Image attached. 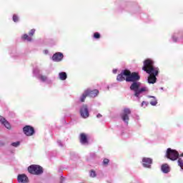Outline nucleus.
Instances as JSON below:
<instances>
[{
    "label": "nucleus",
    "mask_w": 183,
    "mask_h": 183,
    "mask_svg": "<svg viewBox=\"0 0 183 183\" xmlns=\"http://www.w3.org/2000/svg\"><path fill=\"white\" fill-rule=\"evenodd\" d=\"M139 79H141V76H139V73H132L131 71H129V74L128 77H126L127 82H133L130 86V89L131 91L134 92V97H139V95H141L142 92H147L148 91V88L147 87L139 88V86H141V83L138 81H139Z\"/></svg>",
    "instance_id": "nucleus-1"
},
{
    "label": "nucleus",
    "mask_w": 183,
    "mask_h": 183,
    "mask_svg": "<svg viewBox=\"0 0 183 183\" xmlns=\"http://www.w3.org/2000/svg\"><path fill=\"white\" fill-rule=\"evenodd\" d=\"M142 70L149 74L147 79L149 84H155L157 82V76L159 73V69L154 66V61L151 59L144 60Z\"/></svg>",
    "instance_id": "nucleus-2"
},
{
    "label": "nucleus",
    "mask_w": 183,
    "mask_h": 183,
    "mask_svg": "<svg viewBox=\"0 0 183 183\" xmlns=\"http://www.w3.org/2000/svg\"><path fill=\"white\" fill-rule=\"evenodd\" d=\"M166 157L169 159H171V161H177L178 158H181V154L179 155V153L175 149H172L171 148H168L166 153Z\"/></svg>",
    "instance_id": "nucleus-3"
},
{
    "label": "nucleus",
    "mask_w": 183,
    "mask_h": 183,
    "mask_svg": "<svg viewBox=\"0 0 183 183\" xmlns=\"http://www.w3.org/2000/svg\"><path fill=\"white\" fill-rule=\"evenodd\" d=\"M28 172L29 174H32V175H41L44 170L41 166L32 164L28 167Z\"/></svg>",
    "instance_id": "nucleus-4"
},
{
    "label": "nucleus",
    "mask_w": 183,
    "mask_h": 183,
    "mask_svg": "<svg viewBox=\"0 0 183 183\" xmlns=\"http://www.w3.org/2000/svg\"><path fill=\"white\" fill-rule=\"evenodd\" d=\"M131 114V109L129 108H124L120 116H121V118L122 119V121L124 122H125V124H129V115Z\"/></svg>",
    "instance_id": "nucleus-5"
},
{
    "label": "nucleus",
    "mask_w": 183,
    "mask_h": 183,
    "mask_svg": "<svg viewBox=\"0 0 183 183\" xmlns=\"http://www.w3.org/2000/svg\"><path fill=\"white\" fill-rule=\"evenodd\" d=\"M129 75V70L124 69L122 71L120 74L117 75V80L119 81V82H122V81H127V78H128Z\"/></svg>",
    "instance_id": "nucleus-6"
},
{
    "label": "nucleus",
    "mask_w": 183,
    "mask_h": 183,
    "mask_svg": "<svg viewBox=\"0 0 183 183\" xmlns=\"http://www.w3.org/2000/svg\"><path fill=\"white\" fill-rule=\"evenodd\" d=\"M23 132L26 137H32L35 134V129L31 126L26 125L23 128Z\"/></svg>",
    "instance_id": "nucleus-7"
},
{
    "label": "nucleus",
    "mask_w": 183,
    "mask_h": 183,
    "mask_svg": "<svg viewBox=\"0 0 183 183\" xmlns=\"http://www.w3.org/2000/svg\"><path fill=\"white\" fill-rule=\"evenodd\" d=\"M81 117L82 118H88L89 117V112L88 111V106L84 104L80 109Z\"/></svg>",
    "instance_id": "nucleus-8"
},
{
    "label": "nucleus",
    "mask_w": 183,
    "mask_h": 183,
    "mask_svg": "<svg viewBox=\"0 0 183 183\" xmlns=\"http://www.w3.org/2000/svg\"><path fill=\"white\" fill-rule=\"evenodd\" d=\"M84 91L86 92L87 97H89L90 98H95V97H98V94H99V90L98 89L91 90L87 89Z\"/></svg>",
    "instance_id": "nucleus-9"
},
{
    "label": "nucleus",
    "mask_w": 183,
    "mask_h": 183,
    "mask_svg": "<svg viewBox=\"0 0 183 183\" xmlns=\"http://www.w3.org/2000/svg\"><path fill=\"white\" fill-rule=\"evenodd\" d=\"M17 181L19 183H28L29 182V179H28V177L26 176L25 174H19L17 177Z\"/></svg>",
    "instance_id": "nucleus-10"
},
{
    "label": "nucleus",
    "mask_w": 183,
    "mask_h": 183,
    "mask_svg": "<svg viewBox=\"0 0 183 183\" xmlns=\"http://www.w3.org/2000/svg\"><path fill=\"white\" fill-rule=\"evenodd\" d=\"M143 167L144 168H151V164H152V159L144 157L142 159Z\"/></svg>",
    "instance_id": "nucleus-11"
},
{
    "label": "nucleus",
    "mask_w": 183,
    "mask_h": 183,
    "mask_svg": "<svg viewBox=\"0 0 183 183\" xmlns=\"http://www.w3.org/2000/svg\"><path fill=\"white\" fill-rule=\"evenodd\" d=\"M63 59H64V54L61 52H57L54 54L52 56V59L53 61H54V62H60V61Z\"/></svg>",
    "instance_id": "nucleus-12"
},
{
    "label": "nucleus",
    "mask_w": 183,
    "mask_h": 183,
    "mask_svg": "<svg viewBox=\"0 0 183 183\" xmlns=\"http://www.w3.org/2000/svg\"><path fill=\"white\" fill-rule=\"evenodd\" d=\"M79 141L83 145L88 144V136L85 133H81L79 135Z\"/></svg>",
    "instance_id": "nucleus-13"
},
{
    "label": "nucleus",
    "mask_w": 183,
    "mask_h": 183,
    "mask_svg": "<svg viewBox=\"0 0 183 183\" xmlns=\"http://www.w3.org/2000/svg\"><path fill=\"white\" fill-rule=\"evenodd\" d=\"M0 122H1V124H3V125H4L6 128H7V129H11V124L2 116H0Z\"/></svg>",
    "instance_id": "nucleus-14"
},
{
    "label": "nucleus",
    "mask_w": 183,
    "mask_h": 183,
    "mask_svg": "<svg viewBox=\"0 0 183 183\" xmlns=\"http://www.w3.org/2000/svg\"><path fill=\"white\" fill-rule=\"evenodd\" d=\"M161 169L164 174H168L170 171L169 166L167 164H162Z\"/></svg>",
    "instance_id": "nucleus-15"
},
{
    "label": "nucleus",
    "mask_w": 183,
    "mask_h": 183,
    "mask_svg": "<svg viewBox=\"0 0 183 183\" xmlns=\"http://www.w3.org/2000/svg\"><path fill=\"white\" fill-rule=\"evenodd\" d=\"M59 79H61V81H65V79H66V78L68 77V76L66 75V72H60L59 74Z\"/></svg>",
    "instance_id": "nucleus-16"
},
{
    "label": "nucleus",
    "mask_w": 183,
    "mask_h": 183,
    "mask_svg": "<svg viewBox=\"0 0 183 183\" xmlns=\"http://www.w3.org/2000/svg\"><path fill=\"white\" fill-rule=\"evenodd\" d=\"M86 97H88V94H86V92H84V93L80 97V102H85V99H86Z\"/></svg>",
    "instance_id": "nucleus-17"
},
{
    "label": "nucleus",
    "mask_w": 183,
    "mask_h": 183,
    "mask_svg": "<svg viewBox=\"0 0 183 183\" xmlns=\"http://www.w3.org/2000/svg\"><path fill=\"white\" fill-rule=\"evenodd\" d=\"M22 39L24 41H28L29 42H31V41H32V38L31 36H28V34H24L22 36Z\"/></svg>",
    "instance_id": "nucleus-18"
},
{
    "label": "nucleus",
    "mask_w": 183,
    "mask_h": 183,
    "mask_svg": "<svg viewBox=\"0 0 183 183\" xmlns=\"http://www.w3.org/2000/svg\"><path fill=\"white\" fill-rule=\"evenodd\" d=\"M177 163H178L179 167H180V168L182 169H183V159L179 157L178 159Z\"/></svg>",
    "instance_id": "nucleus-19"
},
{
    "label": "nucleus",
    "mask_w": 183,
    "mask_h": 183,
    "mask_svg": "<svg viewBox=\"0 0 183 183\" xmlns=\"http://www.w3.org/2000/svg\"><path fill=\"white\" fill-rule=\"evenodd\" d=\"M90 177L92 178H95V177H97V172H95V170L90 171Z\"/></svg>",
    "instance_id": "nucleus-20"
},
{
    "label": "nucleus",
    "mask_w": 183,
    "mask_h": 183,
    "mask_svg": "<svg viewBox=\"0 0 183 183\" xmlns=\"http://www.w3.org/2000/svg\"><path fill=\"white\" fill-rule=\"evenodd\" d=\"M94 38L95 39H99V38H101V34L99 33H98V32H95L94 34Z\"/></svg>",
    "instance_id": "nucleus-21"
},
{
    "label": "nucleus",
    "mask_w": 183,
    "mask_h": 183,
    "mask_svg": "<svg viewBox=\"0 0 183 183\" xmlns=\"http://www.w3.org/2000/svg\"><path fill=\"white\" fill-rule=\"evenodd\" d=\"M13 21L14 22H18L19 21V18L16 14L13 15Z\"/></svg>",
    "instance_id": "nucleus-22"
},
{
    "label": "nucleus",
    "mask_w": 183,
    "mask_h": 183,
    "mask_svg": "<svg viewBox=\"0 0 183 183\" xmlns=\"http://www.w3.org/2000/svg\"><path fill=\"white\" fill-rule=\"evenodd\" d=\"M29 35L32 38L33 35H35V29H33L30 30V31L29 32Z\"/></svg>",
    "instance_id": "nucleus-23"
},
{
    "label": "nucleus",
    "mask_w": 183,
    "mask_h": 183,
    "mask_svg": "<svg viewBox=\"0 0 183 183\" xmlns=\"http://www.w3.org/2000/svg\"><path fill=\"white\" fill-rule=\"evenodd\" d=\"M108 164H109V160L108 159H104V160H103V165L107 167V165H108Z\"/></svg>",
    "instance_id": "nucleus-24"
},
{
    "label": "nucleus",
    "mask_w": 183,
    "mask_h": 183,
    "mask_svg": "<svg viewBox=\"0 0 183 183\" xmlns=\"http://www.w3.org/2000/svg\"><path fill=\"white\" fill-rule=\"evenodd\" d=\"M39 79L43 81V82H45V81H46V79H48L46 77V76H40Z\"/></svg>",
    "instance_id": "nucleus-25"
},
{
    "label": "nucleus",
    "mask_w": 183,
    "mask_h": 183,
    "mask_svg": "<svg viewBox=\"0 0 183 183\" xmlns=\"http://www.w3.org/2000/svg\"><path fill=\"white\" fill-rule=\"evenodd\" d=\"M157 104H158V102H157L156 99H154V101L150 102V104L152 105L153 107H155V105H157Z\"/></svg>",
    "instance_id": "nucleus-26"
},
{
    "label": "nucleus",
    "mask_w": 183,
    "mask_h": 183,
    "mask_svg": "<svg viewBox=\"0 0 183 183\" xmlns=\"http://www.w3.org/2000/svg\"><path fill=\"white\" fill-rule=\"evenodd\" d=\"M11 145H12V147H19V142H14V143L11 144Z\"/></svg>",
    "instance_id": "nucleus-27"
},
{
    "label": "nucleus",
    "mask_w": 183,
    "mask_h": 183,
    "mask_svg": "<svg viewBox=\"0 0 183 183\" xmlns=\"http://www.w3.org/2000/svg\"><path fill=\"white\" fill-rule=\"evenodd\" d=\"M144 105L147 107V105H148V103H147V102H142V107H144Z\"/></svg>",
    "instance_id": "nucleus-28"
},
{
    "label": "nucleus",
    "mask_w": 183,
    "mask_h": 183,
    "mask_svg": "<svg viewBox=\"0 0 183 183\" xmlns=\"http://www.w3.org/2000/svg\"><path fill=\"white\" fill-rule=\"evenodd\" d=\"M48 50H44V54H45V55H48Z\"/></svg>",
    "instance_id": "nucleus-29"
},
{
    "label": "nucleus",
    "mask_w": 183,
    "mask_h": 183,
    "mask_svg": "<svg viewBox=\"0 0 183 183\" xmlns=\"http://www.w3.org/2000/svg\"><path fill=\"white\" fill-rule=\"evenodd\" d=\"M97 117V118H101V117H102V114H98Z\"/></svg>",
    "instance_id": "nucleus-30"
},
{
    "label": "nucleus",
    "mask_w": 183,
    "mask_h": 183,
    "mask_svg": "<svg viewBox=\"0 0 183 183\" xmlns=\"http://www.w3.org/2000/svg\"><path fill=\"white\" fill-rule=\"evenodd\" d=\"M172 39H173V41H174V42H177V38H175V37H172Z\"/></svg>",
    "instance_id": "nucleus-31"
},
{
    "label": "nucleus",
    "mask_w": 183,
    "mask_h": 183,
    "mask_svg": "<svg viewBox=\"0 0 183 183\" xmlns=\"http://www.w3.org/2000/svg\"><path fill=\"white\" fill-rule=\"evenodd\" d=\"M180 157H183V153L180 154Z\"/></svg>",
    "instance_id": "nucleus-32"
},
{
    "label": "nucleus",
    "mask_w": 183,
    "mask_h": 183,
    "mask_svg": "<svg viewBox=\"0 0 183 183\" xmlns=\"http://www.w3.org/2000/svg\"><path fill=\"white\" fill-rule=\"evenodd\" d=\"M61 183H62V182H61Z\"/></svg>",
    "instance_id": "nucleus-33"
}]
</instances>
